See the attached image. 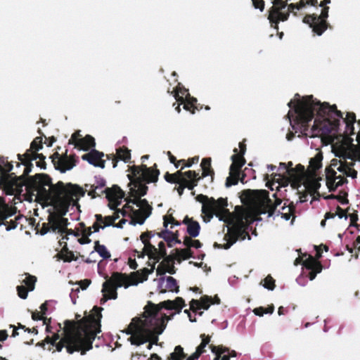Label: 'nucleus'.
<instances>
[{"label": "nucleus", "instance_id": "nucleus-18", "mask_svg": "<svg viewBox=\"0 0 360 360\" xmlns=\"http://www.w3.org/2000/svg\"><path fill=\"white\" fill-rule=\"evenodd\" d=\"M154 236L155 233H153L152 231L142 233L140 236V239L144 245L143 250L145 251V253H146L149 259H153V262H155L157 248L150 243V239Z\"/></svg>", "mask_w": 360, "mask_h": 360}, {"label": "nucleus", "instance_id": "nucleus-19", "mask_svg": "<svg viewBox=\"0 0 360 360\" xmlns=\"http://www.w3.org/2000/svg\"><path fill=\"white\" fill-rule=\"evenodd\" d=\"M189 304L190 309L193 313H198L200 316H202L203 312H198V310L202 309L204 310H207L212 304V297L205 295L202 296L200 300L192 299Z\"/></svg>", "mask_w": 360, "mask_h": 360}, {"label": "nucleus", "instance_id": "nucleus-21", "mask_svg": "<svg viewBox=\"0 0 360 360\" xmlns=\"http://www.w3.org/2000/svg\"><path fill=\"white\" fill-rule=\"evenodd\" d=\"M148 266H150V269L143 268L139 271H136L131 273L130 277L133 280L132 284L136 285L139 283H142L146 281L148 278V275L153 272L155 269V262L153 264H150L148 262Z\"/></svg>", "mask_w": 360, "mask_h": 360}, {"label": "nucleus", "instance_id": "nucleus-52", "mask_svg": "<svg viewBox=\"0 0 360 360\" xmlns=\"http://www.w3.org/2000/svg\"><path fill=\"white\" fill-rule=\"evenodd\" d=\"M83 138L84 137H82L80 134V131L77 130L72 134L71 138L68 141V144L74 145L75 146V144H77L81 139H83Z\"/></svg>", "mask_w": 360, "mask_h": 360}, {"label": "nucleus", "instance_id": "nucleus-44", "mask_svg": "<svg viewBox=\"0 0 360 360\" xmlns=\"http://www.w3.org/2000/svg\"><path fill=\"white\" fill-rule=\"evenodd\" d=\"M167 285L166 288L169 291L178 292L179 291V287L178 285L176 280L172 277L167 276L166 278Z\"/></svg>", "mask_w": 360, "mask_h": 360}, {"label": "nucleus", "instance_id": "nucleus-5", "mask_svg": "<svg viewBox=\"0 0 360 360\" xmlns=\"http://www.w3.org/2000/svg\"><path fill=\"white\" fill-rule=\"evenodd\" d=\"M38 133L41 135L40 136L36 137L31 143L30 147L27 149L25 153L22 155L18 154V159L20 162H16V167H20L21 165L25 166L23 173L17 176L15 173L12 172L11 175H7L4 177V179H13L16 184V191H22V188L27 187L30 180L34 177V176H29V174L32 172L33 168V164L30 163V158L32 155L39 154L38 151L42 149L43 142L42 136H44L40 129H38Z\"/></svg>", "mask_w": 360, "mask_h": 360}, {"label": "nucleus", "instance_id": "nucleus-16", "mask_svg": "<svg viewBox=\"0 0 360 360\" xmlns=\"http://www.w3.org/2000/svg\"><path fill=\"white\" fill-rule=\"evenodd\" d=\"M304 256L307 257L304 259L303 266L306 269L311 270L308 274V278L310 281H312L316 278L317 274L322 271V264L311 255L305 254Z\"/></svg>", "mask_w": 360, "mask_h": 360}, {"label": "nucleus", "instance_id": "nucleus-49", "mask_svg": "<svg viewBox=\"0 0 360 360\" xmlns=\"http://www.w3.org/2000/svg\"><path fill=\"white\" fill-rule=\"evenodd\" d=\"M37 281V278L34 276L28 275L24 279L23 283L26 285V288L29 289L30 291H32L34 288V285Z\"/></svg>", "mask_w": 360, "mask_h": 360}, {"label": "nucleus", "instance_id": "nucleus-6", "mask_svg": "<svg viewBox=\"0 0 360 360\" xmlns=\"http://www.w3.org/2000/svg\"><path fill=\"white\" fill-rule=\"evenodd\" d=\"M243 195L252 205V209L257 215L268 213L269 217L272 216L282 202V200L277 198L276 193L273 195L275 198L273 202L269 198V192L266 190H245Z\"/></svg>", "mask_w": 360, "mask_h": 360}, {"label": "nucleus", "instance_id": "nucleus-53", "mask_svg": "<svg viewBox=\"0 0 360 360\" xmlns=\"http://www.w3.org/2000/svg\"><path fill=\"white\" fill-rule=\"evenodd\" d=\"M163 226L167 228L169 224H172L175 226H179L181 223L176 220L172 215H165L163 217Z\"/></svg>", "mask_w": 360, "mask_h": 360}, {"label": "nucleus", "instance_id": "nucleus-63", "mask_svg": "<svg viewBox=\"0 0 360 360\" xmlns=\"http://www.w3.org/2000/svg\"><path fill=\"white\" fill-rule=\"evenodd\" d=\"M353 165H354L353 162L349 163V168L347 169V172H346V176H350L353 179H355V178H356V176H357V172L354 169H352L351 167V166H353Z\"/></svg>", "mask_w": 360, "mask_h": 360}, {"label": "nucleus", "instance_id": "nucleus-39", "mask_svg": "<svg viewBox=\"0 0 360 360\" xmlns=\"http://www.w3.org/2000/svg\"><path fill=\"white\" fill-rule=\"evenodd\" d=\"M293 212L294 206L292 205H286L285 203H284L283 206H282L281 209L278 210V215L281 214L282 218L285 220H289Z\"/></svg>", "mask_w": 360, "mask_h": 360}, {"label": "nucleus", "instance_id": "nucleus-2", "mask_svg": "<svg viewBox=\"0 0 360 360\" xmlns=\"http://www.w3.org/2000/svg\"><path fill=\"white\" fill-rule=\"evenodd\" d=\"M25 190L31 196L35 195L44 201L51 200L56 205V212L48 217L52 231H58L61 235L73 233L72 230L68 229V219L63 217L70 204L75 201L74 197L77 200L85 195L86 191L83 188L71 183L65 184L61 181L53 184L49 175L36 174L28 182Z\"/></svg>", "mask_w": 360, "mask_h": 360}, {"label": "nucleus", "instance_id": "nucleus-14", "mask_svg": "<svg viewBox=\"0 0 360 360\" xmlns=\"http://www.w3.org/2000/svg\"><path fill=\"white\" fill-rule=\"evenodd\" d=\"M50 158L56 170H58L61 173H65L67 171L72 169L76 166L77 160L75 154L68 155V150H65V153L59 154L58 152L56 151Z\"/></svg>", "mask_w": 360, "mask_h": 360}, {"label": "nucleus", "instance_id": "nucleus-29", "mask_svg": "<svg viewBox=\"0 0 360 360\" xmlns=\"http://www.w3.org/2000/svg\"><path fill=\"white\" fill-rule=\"evenodd\" d=\"M96 146L95 139L93 136L91 135H86L83 139H81L80 141L75 144L76 148L79 150H82L87 151L90 150L91 148H94Z\"/></svg>", "mask_w": 360, "mask_h": 360}, {"label": "nucleus", "instance_id": "nucleus-48", "mask_svg": "<svg viewBox=\"0 0 360 360\" xmlns=\"http://www.w3.org/2000/svg\"><path fill=\"white\" fill-rule=\"evenodd\" d=\"M326 181H335L337 180L336 172L330 167H327L325 169Z\"/></svg>", "mask_w": 360, "mask_h": 360}, {"label": "nucleus", "instance_id": "nucleus-56", "mask_svg": "<svg viewBox=\"0 0 360 360\" xmlns=\"http://www.w3.org/2000/svg\"><path fill=\"white\" fill-rule=\"evenodd\" d=\"M347 193L345 191H340L339 194L337 195L336 200H338L342 205H346L349 203L347 199Z\"/></svg>", "mask_w": 360, "mask_h": 360}, {"label": "nucleus", "instance_id": "nucleus-4", "mask_svg": "<svg viewBox=\"0 0 360 360\" xmlns=\"http://www.w3.org/2000/svg\"><path fill=\"white\" fill-rule=\"evenodd\" d=\"M162 308L160 303L155 304L148 302L144 307L143 317L132 319L124 331L127 335H130L128 340L131 345L140 346L151 339L155 343L158 342V335L163 333L166 322L170 319V317L165 314L160 317L158 316V313Z\"/></svg>", "mask_w": 360, "mask_h": 360}, {"label": "nucleus", "instance_id": "nucleus-20", "mask_svg": "<svg viewBox=\"0 0 360 360\" xmlns=\"http://www.w3.org/2000/svg\"><path fill=\"white\" fill-rule=\"evenodd\" d=\"M143 182H145V179L139 176L134 181H132V183H129L130 185L134 186L130 189V194L134 198H141L146 195L148 188Z\"/></svg>", "mask_w": 360, "mask_h": 360}, {"label": "nucleus", "instance_id": "nucleus-28", "mask_svg": "<svg viewBox=\"0 0 360 360\" xmlns=\"http://www.w3.org/2000/svg\"><path fill=\"white\" fill-rule=\"evenodd\" d=\"M183 224L187 225V233L191 237L195 238L199 235L200 226L197 221L186 216L183 220Z\"/></svg>", "mask_w": 360, "mask_h": 360}, {"label": "nucleus", "instance_id": "nucleus-33", "mask_svg": "<svg viewBox=\"0 0 360 360\" xmlns=\"http://www.w3.org/2000/svg\"><path fill=\"white\" fill-rule=\"evenodd\" d=\"M240 174V172L233 169L231 170V169H229V176L226 178V186L230 187L231 186H234L238 184L239 181V176Z\"/></svg>", "mask_w": 360, "mask_h": 360}, {"label": "nucleus", "instance_id": "nucleus-22", "mask_svg": "<svg viewBox=\"0 0 360 360\" xmlns=\"http://www.w3.org/2000/svg\"><path fill=\"white\" fill-rule=\"evenodd\" d=\"M101 193L105 194V197L110 202H115L124 195V193L117 185H113L111 188H105L101 191Z\"/></svg>", "mask_w": 360, "mask_h": 360}, {"label": "nucleus", "instance_id": "nucleus-3", "mask_svg": "<svg viewBox=\"0 0 360 360\" xmlns=\"http://www.w3.org/2000/svg\"><path fill=\"white\" fill-rule=\"evenodd\" d=\"M102 309L95 306L93 309L94 313L89 316L77 321L65 320L63 328V337L60 339L58 333H55L51 338L47 336L44 342L56 346L58 352L65 347L69 354L80 352L82 355H84L92 349L96 334L101 332Z\"/></svg>", "mask_w": 360, "mask_h": 360}, {"label": "nucleus", "instance_id": "nucleus-51", "mask_svg": "<svg viewBox=\"0 0 360 360\" xmlns=\"http://www.w3.org/2000/svg\"><path fill=\"white\" fill-rule=\"evenodd\" d=\"M263 286L268 290H273L276 287L275 280L271 276L268 275L264 279Z\"/></svg>", "mask_w": 360, "mask_h": 360}, {"label": "nucleus", "instance_id": "nucleus-42", "mask_svg": "<svg viewBox=\"0 0 360 360\" xmlns=\"http://www.w3.org/2000/svg\"><path fill=\"white\" fill-rule=\"evenodd\" d=\"M30 158V163H32L33 160H36L39 159L38 161H36V165L41 169H45L46 168V163L45 162L46 157L42 154H36L32 155Z\"/></svg>", "mask_w": 360, "mask_h": 360}, {"label": "nucleus", "instance_id": "nucleus-50", "mask_svg": "<svg viewBox=\"0 0 360 360\" xmlns=\"http://www.w3.org/2000/svg\"><path fill=\"white\" fill-rule=\"evenodd\" d=\"M95 218H96V222L94 223L91 229H94V232H98L100 229H103L105 228V226H102L100 224V223H102L103 221V217L101 214H96L95 215Z\"/></svg>", "mask_w": 360, "mask_h": 360}, {"label": "nucleus", "instance_id": "nucleus-62", "mask_svg": "<svg viewBox=\"0 0 360 360\" xmlns=\"http://www.w3.org/2000/svg\"><path fill=\"white\" fill-rule=\"evenodd\" d=\"M253 6L263 11L264 9V0H252Z\"/></svg>", "mask_w": 360, "mask_h": 360}, {"label": "nucleus", "instance_id": "nucleus-58", "mask_svg": "<svg viewBox=\"0 0 360 360\" xmlns=\"http://www.w3.org/2000/svg\"><path fill=\"white\" fill-rule=\"evenodd\" d=\"M167 155L169 158L170 162L174 164L176 168H178L179 167V165L181 164V162H185V160H184V159L177 160L176 158L172 155V153L170 151H167Z\"/></svg>", "mask_w": 360, "mask_h": 360}, {"label": "nucleus", "instance_id": "nucleus-13", "mask_svg": "<svg viewBox=\"0 0 360 360\" xmlns=\"http://www.w3.org/2000/svg\"><path fill=\"white\" fill-rule=\"evenodd\" d=\"M273 6L269 10L268 20L271 27L277 31L278 30V23L280 21H286L289 18V12H283L288 4L285 0H274Z\"/></svg>", "mask_w": 360, "mask_h": 360}, {"label": "nucleus", "instance_id": "nucleus-43", "mask_svg": "<svg viewBox=\"0 0 360 360\" xmlns=\"http://www.w3.org/2000/svg\"><path fill=\"white\" fill-rule=\"evenodd\" d=\"M183 96H186V98L191 97L188 89H186L184 87H176V94L174 95L176 100L180 103H183L185 100Z\"/></svg>", "mask_w": 360, "mask_h": 360}, {"label": "nucleus", "instance_id": "nucleus-26", "mask_svg": "<svg viewBox=\"0 0 360 360\" xmlns=\"http://www.w3.org/2000/svg\"><path fill=\"white\" fill-rule=\"evenodd\" d=\"M200 166L202 167V175L200 176L199 173L196 172V176L193 177V179H198V182L202 178H205L207 176H211L213 178L214 174V170L211 167V158H203L201 161Z\"/></svg>", "mask_w": 360, "mask_h": 360}, {"label": "nucleus", "instance_id": "nucleus-27", "mask_svg": "<svg viewBox=\"0 0 360 360\" xmlns=\"http://www.w3.org/2000/svg\"><path fill=\"white\" fill-rule=\"evenodd\" d=\"M157 235L159 238L164 239L169 248H172L173 246L172 243L174 242L176 243L180 244L181 241L179 239V233L178 231L175 233L172 232L169 230H163L160 233H157Z\"/></svg>", "mask_w": 360, "mask_h": 360}, {"label": "nucleus", "instance_id": "nucleus-31", "mask_svg": "<svg viewBox=\"0 0 360 360\" xmlns=\"http://www.w3.org/2000/svg\"><path fill=\"white\" fill-rule=\"evenodd\" d=\"M316 177V176L307 175L304 183L305 187L312 193L316 192L321 187V184Z\"/></svg>", "mask_w": 360, "mask_h": 360}, {"label": "nucleus", "instance_id": "nucleus-1", "mask_svg": "<svg viewBox=\"0 0 360 360\" xmlns=\"http://www.w3.org/2000/svg\"><path fill=\"white\" fill-rule=\"evenodd\" d=\"M296 101L291 100L288 105L294 108V116L290 110L288 113L290 125L295 133L300 131L306 136L309 129V123L316 115L314 125L310 130L309 136H317L319 134H328L338 131L340 119H343L346 124L345 132L349 135L354 134V124L356 122V115L353 112L347 113L343 118L342 112L338 110L336 105H330L328 103H321L312 95L305 96L300 98L299 94L295 95Z\"/></svg>", "mask_w": 360, "mask_h": 360}, {"label": "nucleus", "instance_id": "nucleus-17", "mask_svg": "<svg viewBox=\"0 0 360 360\" xmlns=\"http://www.w3.org/2000/svg\"><path fill=\"white\" fill-rule=\"evenodd\" d=\"M104 156L105 154L103 152H100L96 149H92L90 152L84 154L82 156V159L87 161L90 165H92L94 167L103 169L105 163V160L103 159Z\"/></svg>", "mask_w": 360, "mask_h": 360}, {"label": "nucleus", "instance_id": "nucleus-45", "mask_svg": "<svg viewBox=\"0 0 360 360\" xmlns=\"http://www.w3.org/2000/svg\"><path fill=\"white\" fill-rule=\"evenodd\" d=\"M167 250L165 248V243L163 241H160L158 243V248H157V252L155 254V264L160 262V260L164 257L166 256Z\"/></svg>", "mask_w": 360, "mask_h": 360}, {"label": "nucleus", "instance_id": "nucleus-46", "mask_svg": "<svg viewBox=\"0 0 360 360\" xmlns=\"http://www.w3.org/2000/svg\"><path fill=\"white\" fill-rule=\"evenodd\" d=\"M106 185V181L105 180L98 176H95V181H94V183L93 184H85V188H89V187H94L95 188L96 190L97 189H103Z\"/></svg>", "mask_w": 360, "mask_h": 360}, {"label": "nucleus", "instance_id": "nucleus-24", "mask_svg": "<svg viewBox=\"0 0 360 360\" xmlns=\"http://www.w3.org/2000/svg\"><path fill=\"white\" fill-rule=\"evenodd\" d=\"M160 305L165 309L175 310L176 313H180L185 304L184 300L181 297H177L174 300H166L160 302Z\"/></svg>", "mask_w": 360, "mask_h": 360}, {"label": "nucleus", "instance_id": "nucleus-38", "mask_svg": "<svg viewBox=\"0 0 360 360\" xmlns=\"http://www.w3.org/2000/svg\"><path fill=\"white\" fill-rule=\"evenodd\" d=\"M197 101V99L194 97L186 98L182 103H184V108L186 110L190 111L192 114H194L195 110H199L196 105Z\"/></svg>", "mask_w": 360, "mask_h": 360}, {"label": "nucleus", "instance_id": "nucleus-36", "mask_svg": "<svg viewBox=\"0 0 360 360\" xmlns=\"http://www.w3.org/2000/svg\"><path fill=\"white\" fill-rule=\"evenodd\" d=\"M131 202L134 205H137L138 207H141L140 209L142 211L146 212L148 210L152 212V207L148 204V200L146 199H141L140 198H134L132 200H129L128 203Z\"/></svg>", "mask_w": 360, "mask_h": 360}, {"label": "nucleus", "instance_id": "nucleus-35", "mask_svg": "<svg viewBox=\"0 0 360 360\" xmlns=\"http://www.w3.org/2000/svg\"><path fill=\"white\" fill-rule=\"evenodd\" d=\"M177 261L180 262L181 260H186L193 257V252L189 248L184 249H176Z\"/></svg>", "mask_w": 360, "mask_h": 360}, {"label": "nucleus", "instance_id": "nucleus-23", "mask_svg": "<svg viewBox=\"0 0 360 360\" xmlns=\"http://www.w3.org/2000/svg\"><path fill=\"white\" fill-rule=\"evenodd\" d=\"M124 207L129 208L132 211L131 224L133 225L136 224H143L146 219L151 214L150 210L145 212L141 210H134L128 203L126 204Z\"/></svg>", "mask_w": 360, "mask_h": 360}, {"label": "nucleus", "instance_id": "nucleus-41", "mask_svg": "<svg viewBox=\"0 0 360 360\" xmlns=\"http://www.w3.org/2000/svg\"><path fill=\"white\" fill-rule=\"evenodd\" d=\"M186 354L181 346L178 345L174 348V352L170 354L171 360H184L186 358Z\"/></svg>", "mask_w": 360, "mask_h": 360}, {"label": "nucleus", "instance_id": "nucleus-25", "mask_svg": "<svg viewBox=\"0 0 360 360\" xmlns=\"http://www.w3.org/2000/svg\"><path fill=\"white\" fill-rule=\"evenodd\" d=\"M323 155L321 153H317L309 161V166L307 172V176H316V172L322 167Z\"/></svg>", "mask_w": 360, "mask_h": 360}, {"label": "nucleus", "instance_id": "nucleus-61", "mask_svg": "<svg viewBox=\"0 0 360 360\" xmlns=\"http://www.w3.org/2000/svg\"><path fill=\"white\" fill-rule=\"evenodd\" d=\"M164 178L166 181L170 184H176L179 181L178 179L175 178L174 174H170L168 172L165 174Z\"/></svg>", "mask_w": 360, "mask_h": 360}, {"label": "nucleus", "instance_id": "nucleus-37", "mask_svg": "<svg viewBox=\"0 0 360 360\" xmlns=\"http://www.w3.org/2000/svg\"><path fill=\"white\" fill-rule=\"evenodd\" d=\"M116 156L124 162H128L131 159V151L127 147L122 146L116 149Z\"/></svg>", "mask_w": 360, "mask_h": 360}, {"label": "nucleus", "instance_id": "nucleus-8", "mask_svg": "<svg viewBox=\"0 0 360 360\" xmlns=\"http://www.w3.org/2000/svg\"><path fill=\"white\" fill-rule=\"evenodd\" d=\"M248 224L244 221L242 218L237 219L230 227H229L228 232L224 235V240L226 243L224 244L214 243V247L228 250L238 240H243L246 238H248V240H250L251 237L248 231Z\"/></svg>", "mask_w": 360, "mask_h": 360}, {"label": "nucleus", "instance_id": "nucleus-12", "mask_svg": "<svg viewBox=\"0 0 360 360\" xmlns=\"http://www.w3.org/2000/svg\"><path fill=\"white\" fill-rule=\"evenodd\" d=\"M307 176L304 167L301 164H298L295 167L288 170V177L279 179V181H277V182L279 186H286L290 183L293 188L297 189L302 183L304 184Z\"/></svg>", "mask_w": 360, "mask_h": 360}, {"label": "nucleus", "instance_id": "nucleus-30", "mask_svg": "<svg viewBox=\"0 0 360 360\" xmlns=\"http://www.w3.org/2000/svg\"><path fill=\"white\" fill-rule=\"evenodd\" d=\"M234 155L231 156L232 164L230 166L231 170L236 169L240 172L241 167L245 164L244 156L238 154V149L234 148Z\"/></svg>", "mask_w": 360, "mask_h": 360}, {"label": "nucleus", "instance_id": "nucleus-15", "mask_svg": "<svg viewBox=\"0 0 360 360\" xmlns=\"http://www.w3.org/2000/svg\"><path fill=\"white\" fill-rule=\"evenodd\" d=\"M13 169V165L9 162L7 159L0 157V184L16 191V184L13 179H4L7 175H11L9 173Z\"/></svg>", "mask_w": 360, "mask_h": 360}, {"label": "nucleus", "instance_id": "nucleus-57", "mask_svg": "<svg viewBox=\"0 0 360 360\" xmlns=\"http://www.w3.org/2000/svg\"><path fill=\"white\" fill-rule=\"evenodd\" d=\"M17 291L18 296L22 299H26L29 289L24 285H18L17 287Z\"/></svg>", "mask_w": 360, "mask_h": 360}, {"label": "nucleus", "instance_id": "nucleus-7", "mask_svg": "<svg viewBox=\"0 0 360 360\" xmlns=\"http://www.w3.org/2000/svg\"><path fill=\"white\" fill-rule=\"evenodd\" d=\"M196 200L202 202V212L210 220L216 215L220 220L226 221V217L230 215V212L226 208L228 202L226 198H219L215 200L214 198H208L203 194H199L196 197Z\"/></svg>", "mask_w": 360, "mask_h": 360}, {"label": "nucleus", "instance_id": "nucleus-47", "mask_svg": "<svg viewBox=\"0 0 360 360\" xmlns=\"http://www.w3.org/2000/svg\"><path fill=\"white\" fill-rule=\"evenodd\" d=\"M162 261L160 262L162 266L165 268L171 266L172 264H174V261L177 260L176 255H167L164 256L162 258Z\"/></svg>", "mask_w": 360, "mask_h": 360}, {"label": "nucleus", "instance_id": "nucleus-59", "mask_svg": "<svg viewBox=\"0 0 360 360\" xmlns=\"http://www.w3.org/2000/svg\"><path fill=\"white\" fill-rule=\"evenodd\" d=\"M198 160H199V157L195 156L192 158H189L188 160H185L184 162H181V164H183L181 169H183L184 168V167H191L193 164L197 163L198 162Z\"/></svg>", "mask_w": 360, "mask_h": 360}, {"label": "nucleus", "instance_id": "nucleus-34", "mask_svg": "<svg viewBox=\"0 0 360 360\" xmlns=\"http://www.w3.org/2000/svg\"><path fill=\"white\" fill-rule=\"evenodd\" d=\"M209 347L211 349V352L215 354V357L213 360H221V355L229 351V347H226L222 345L217 346L210 345Z\"/></svg>", "mask_w": 360, "mask_h": 360}, {"label": "nucleus", "instance_id": "nucleus-64", "mask_svg": "<svg viewBox=\"0 0 360 360\" xmlns=\"http://www.w3.org/2000/svg\"><path fill=\"white\" fill-rule=\"evenodd\" d=\"M89 191H88V195L91 196V198H96L97 197H100L103 193H99L97 192V190L94 187H89Z\"/></svg>", "mask_w": 360, "mask_h": 360}, {"label": "nucleus", "instance_id": "nucleus-40", "mask_svg": "<svg viewBox=\"0 0 360 360\" xmlns=\"http://www.w3.org/2000/svg\"><path fill=\"white\" fill-rule=\"evenodd\" d=\"M94 250L103 259L110 257V253L108 251L104 245H101L98 240L94 242Z\"/></svg>", "mask_w": 360, "mask_h": 360}, {"label": "nucleus", "instance_id": "nucleus-9", "mask_svg": "<svg viewBox=\"0 0 360 360\" xmlns=\"http://www.w3.org/2000/svg\"><path fill=\"white\" fill-rule=\"evenodd\" d=\"M128 280L126 274L114 272L111 277L105 281L103 284L102 292H103V298L101 299V302L103 304L108 300H115L117 297V288L125 285L128 287L129 284H125Z\"/></svg>", "mask_w": 360, "mask_h": 360}, {"label": "nucleus", "instance_id": "nucleus-11", "mask_svg": "<svg viewBox=\"0 0 360 360\" xmlns=\"http://www.w3.org/2000/svg\"><path fill=\"white\" fill-rule=\"evenodd\" d=\"M328 6H323L320 15L315 13L307 14L303 18V22L309 25L314 33L321 35L328 28V23L326 21L328 17Z\"/></svg>", "mask_w": 360, "mask_h": 360}, {"label": "nucleus", "instance_id": "nucleus-32", "mask_svg": "<svg viewBox=\"0 0 360 360\" xmlns=\"http://www.w3.org/2000/svg\"><path fill=\"white\" fill-rule=\"evenodd\" d=\"M71 252L68 250V245L65 243V245L62 248L60 252L56 255V257L58 259H62L65 262H70L72 261H76L77 259V257H75L74 253H71V257H68V252Z\"/></svg>", "mask_w": 360, "mask_h": 360}, {"label": "nucleus", "instance_id": "nucleus-10", "mask_svg": "<svg viewBox=\"0 0 360 360\" xmlns=\"http://www.w3.org/2000/svg\"><path fill=\"white\" fill-rule=\"evenodd\" d=\"M131 174L127 176L130 180V183L134 181L136 178L141 176L145 179V183H155L158 180L160 171L157 169V165L155 164L153 167H148L147 165L142 164L140 166L134 165L130 168Z\"/></svg>", "mask_w": 360, "mask_h": 360}, {"label": "nucleus", "instance_id": "nucleus-60", "mask_svg": "<svg viewBox=\"0 0 360 360\" xmlns=\"http://www.w3.org/2000/svg\"><path fill=\"white\" fill-rule=\"evenodd\" d=\"M50 230H52L51 224L48 221V223H43L40 229H38V232L40 233L41 235H44L47 233Z\"/></svg>", "mask_w": 360, "mask_h": 360}, {"label": "nucleus", "instance_id": "nucleus-54", "mask_svg": "<svg viewBox=\"0 0 360 360\" xmlns=\"http://www.w3.org/2000/svg\"><path fill=\"white\" fill-rule=\"evenodd\" d=\"M180 181L184 184L185 188H187L191 191H192L195 186H198V179H187L186 178L182 179Z\"/></svg>", "mask_w": 360, "mask_h": 360}, {"label": "nucleus", "instance_id": "nucleus-55", "mask_svg": "<svg viewBox=\"0 0 360 360\" xmlns=\"http://www.w3.org/2000/svg\"><path fill=\"white\" fill-rule=\"evenodd\" d=\"M11 215L12 214L9 212L8 207L6 206L3 209L0 208V224H6V223H4V221L8 219Z\"/></svg>", "mask_w": 360, "mask_h": 360}]
</instances>
